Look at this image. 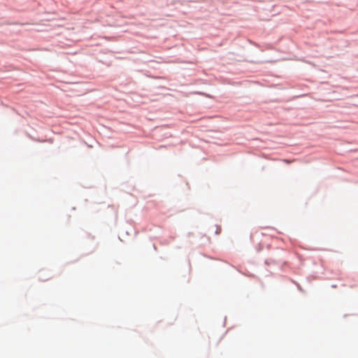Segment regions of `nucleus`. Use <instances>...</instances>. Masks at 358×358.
Masks as SVG:
<instances>
[{"label":"nucleus","instance_id":"obj_1","mask_svg":"<svg viewBox=\"0 0 358 358\" xmlns=\"http://www.w3.org/2000/svg\"><path fill=\"white\" fill-rule=\"evenodd\" d=\"M261 234H262V235H263V236H264V235H266V232L261 231Z\"/></svg>","mask_w":358,"mask_h":358}]
</instances>
